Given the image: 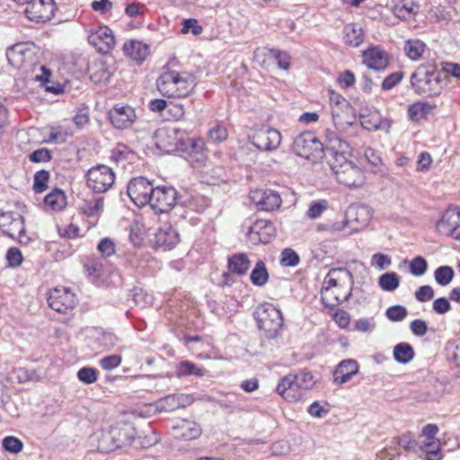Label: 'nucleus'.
<instances>
[{
  "mask_svg": "<svg viewBox=\"0 0 460 460\" xmlns=\"http://www.w3.org/2000/svg\"><path fill=\"white\" fill-rule=\"evenodd\" d=\"M50 174L47 170L38 171L33 177V190L35 193H42L48 188Z\"/></svg>",
  "mask_w": 460,
  "mask_h": 460,
  "instance_id": "c03bdc74",
  "label": "nucleus"
},
{
  "mask_svg": "<svg viewBox=\"0 0 460 460\" xmlns=\"http://www.w3.org/2000/svg\"><path fill=\"white\" fill-rule=\"evenodd\" d=\"M153 140L156 148L163 152H181L197 160L203 157V142L188 137L186 132L180 128H159L155 131Z\"/></svg>",
  "mask_w": 460,
  "mask_h": 460,
  "instance_id": "f257e3e1",
  "label": "nucleus"
},
{
  "mask_svg": "<svg viewBox=\"0 0 460 460\" xmlns=\"http://www.w3.org/2000/svg\"><path fill=\"white\" fill-rule=\"evenodd\" d=\"M88 42L99 52L106 53L115 46V38L108 26H100L96 30L91 31L88 35Z\"/></svg>",
  "mask_w": 460,
  "mask_h": 460,
  "instance_id": "a211bd4d",
  "label": "nucleus"
},
{
  "mask_svg": "<svg viewBox=\"0 0 460 460\" xmlns=\"http://www.w3.org/2000/svg\"><path fill=\"white\" fill-rule=\"evenodd\" d=\"M296 390L297 389L296 387V379L293 373L283 376L276 387V392L286 400L293 399L295 396L291 394V393Z\"/></svg>",
  "mask_w": 460,
  "mask_h": 460,
  "instance_id": "2f4dec72",
  "label": "nucleus"
},
{
  "mask_svg": "<svg viewBox=\"0 0 460 460\" xmlns=\"http://www.w3.org/2000/svg\"><path fill=\"white\" fill-rule=\"evenodd\" d=\"M87 186L95 193L106 192L114 183L115 173L106 165L91 168L87 174Z\"/></svg>",
  "mask_w": 460,
  "mask_h": 460,
  "instance_id": "9d476101",
  "label": "nucleus"
},
{
  "mask_svg": "<svg viewBox=\"0 0 460 460\" xmlns=\"http://www.w3.org/2000/svg\"><path fill=\"white\" fill-rule=\"evenodd\" d=\"M252 261L244 252L234 253L228 258L227 268L229 271L237 276H244L251 268Z\"/></svg>",
  "mask_w": 460,
  "mask_h": 460,
  "instance_id": "bb28decb",
  "label": "nucleus"
},
{
  "mask_svg": "<svg viewBox=\"0 0 460 460\" xmlns=\"http://www.w3.org/2000/svg\"><path fill=\"white\" fill-rule=\"evenodd\" d=\"M160 93L167 98H185L194 89L195 76L188 72L166 71L156 81Z\"/></svg>",
  "mask_w": 460,
  "mask_h": 460,
  "instance_id": "7ed1b4c3",
  "label": "nucleus"
},
{
  "mask_svg": "<svg viewBox=\"0 0 460 460\" xmlns=\"http://www.w3.org/2000/svg\"><path fill=\"white\" fill-rule=\"evenodd\" d=\"M294 376L296 389L310 390L316 383L314 375L307 370H302L297 374H294Z\"/></svg>",
  "mask_w": 460,
  "mask_h": 460,
  "instance_id": "a19ab883",
  "label": "nucleus"
},
{
  "mask_svg": "<svg viewBox=\"0 0 460 460\" xmlns=\"http://www.w3.org/2000/svg\"><path fill=\"white\" fill-rule=\"evenodd\" d=\"M460 227V207L449 208L436 224V230L442 235L454 236Z\"/></svg>",
  "mask_w": 460,
  "mask_h": 460,
  "instance_id": "f3484780",
  "label": "nucleus"
},
{
  "mask_svg": "<svg viewBox=\"0 0 460 460\" xmlns=\"http://www.w3.org/2000/svg\"><path fill=\"white\" fill-rule=\"evenodd\" d=\"M324 284L329 287H339L340 288H352L354 285V278L350 270L347 268H332L325 276Z\"/></svg>",
  "mask_w": 460,
  "mask_h": 460,
  "instance_id": "5701e85b",
  "label": "nucleus"
},
{
  "mask_svg": "<svg viewBox=\"0 0 460 460\" xmlns=\"http://www.w3.org/2000/svg\"><path fill=\"white\" fill-rule=\"evenodd\" d=\"M251 282L257 287H263L269 279V272L266 268L265 262L259 260L250 275Z\"/></svg>",
  "mask_w": 460,
  "mask_h": 460,
  "instance_id": "c9c22d12",
  "label": "nucleus"
},
{
  "mask_svg": "<svg viewBox=\"0 0 460 460\" xmlns=\"http://www.w3.org/2000/svg\"><path fill=\"white\" fill-rule=\"evenodd\" d=\"M174 374L179 378L188 376H203L206 374V369L198 367L191 361L182 360L175 366Z\"/></svg>",
  "mask_w": 460,
  "mask_h": 460,
  "instance_id": "c756f323",
  "label": "nucleus"
},
{
  "mask_svg": "<svg viewBox=\"0 0 460 460\" xmlns=\"http://www.w3.org/2000/svg\"><path fill=\"white\" fill-rule=\"evenodd\" d=\"M408 311L405 306L396 305L388 307L385 311L386 317L392 322H401L407 316Z\"/></svg>",
  "mask_w": 460,
  "mask_h": 460,
  "instance_id": "8fccbe9b",
  "label": "nucleus"
},
{
  "mask_svg": "<svg viewBox=\"0 0 460 460\" xmlns=\"http://www.w3.org/2000/svg\"><path fill=\"white\" fill-rule=\"evenodd\" d=\"M44 205L51 210L58 211L66 205V197L59 189H55L49 192L44 199Z\"/></svg>",
  "mask_w": 460,
  "mask_h": 460,
  "instance_id": "473e14b6",
  "label": "nucleus"
},
{
  "mask_svg": "<svg viewBox=\"0 0 460 460\" xmlns=\"http://www.w3.org/2000/svg\"><path fill=\"white\" fill-rule=\"evenodd\" d=\"M76 296L68 288L58 287L51 289L48 296L50 308L59 314H68L76 305Z\"/></svg>",
  "mask_w": 460,
  "mask_h": 460,
  "instance_id": "9b49d317",
  "label": "nucleus"
},
{
  "mask_svg": "<svg viewBox=\"0 0 460 460\" xmlns=\"http://www.w3.org/2000/svg\"><path fill=\"white\" fill-rule=\"evenodd\" d=\"M100 448L102 452H112L122 447V442L113 433L105 434L100 441Z\"/></svg>",
  "mask_w": 460,
  "mask_h": 460,
  "instance_id": "37998d69",
  "label": "nucleus"
},
{
  "mask_svg": "<svg viewBox=\"0 0 460 460\" xmlns=\"http://www.w3.org/2000/svg\"><path fill=\"white\" fill-rule=\"evenodd\" d=\"M392 263L391 258L383 253H375L371 259V264L382 270L390 266Z\"/></svg>",
  "mask_w": 460,
  "mask_h": 460,
  "instance_id": "338daca9",
  "label": "nucleus"
},
{
  "mask_svg": "<svg viewBox=\"0 0 460 460\" xmlns=\"http://www.w3.org/2000/svg\"><path fill=\"white\" fill-rule=\"evenodd\" d=\"M52 159V152L46 148H39L29 155V160L34 164L48 163Z\"/></svg>",
  "mask_w": 460,
  "mask_h": 460,
  "instance_id": "864d4df0",
  "label": "nucleus"
},
{
  "mask_svg": "<svg viewBox=\"0 0 460 460\" xmlns=\"http://www.w3.org/2000/svg\"><path fill=\"white\" fill-rule=\"evenodd\" d=\"M325 150L323 153L328 157V161L334 174L347 167V164H352L350 161L351 147L349 144L342 139L337 132L326 129L324 139Z\"/></svg>",
  "mask_w": 460,
  "mask_h": 460,
  "instance_id": "20e7f679",
  "label": "nucleus"
},
{
  "mask_svg": "<svg viewBox=\"0 0 460 460\" xmlns=\"http://www.w3.org/2000/svg\"><path fill=\"white\" fill-rule=\"evenodd\" d=\"M181 436L185 440L197 438L201 434L200 427L195 422L185 421L181 425Z\"/></svg>",
  "mask_w": 460,
  "mask_h": 460,
  "instance_id": "09e8293b",
  "label": "nucleus"
},
{
  "mask_svg": "<svg viewBox=\"0 0 460 460\" xmlns=\"http://www.w3.org/2000/svg\"><path fill=\"white\" fill-rule=\"evenodd\" d=\"M445 351L447 358L457 368L460 376V341H447Z\"/></svg>",
  "mask_w": 460,
  "mask_h": 460,
  "instance_id": "58836bf2",
  "label": "nucleus"
},
{
  "mask_svg": "<svg viewBox=\"0 0 460 460\" xmlns=\"http://www.w3.org/2000/svg\"><path fill=\"white\" fill-rule=\"evenodd\" d=\"M275 234V227L270 221L259 219L249 227L247 237L252 244H266L271 241Z\"/></svg>",
  "mask_w": 460,
  "mask_h": 460,
  "instance_id": "4468645a",
  "label": "nucleus"
},
{
  "mask_svg": "<svg viewBox=\"0 0 460 460\" xmlns=\"http://www.w3.org/2000/svg\"><path fill=\"white\" fill-rule=\"evenodd\" d=\"M300 261L298 254L291 248H286L281 252L280 264L284 267H296Z\"/></svg>",
  "mask_w": 460,
  "mask_h": 460,
  "instance_id": "3c124183",
  "label": "nucleus"
},
{
  "mask_svg": "<svg viewBox=\"0 0 460 460\" xmlns=\"http://www.w3.org/2000/svg\"><path fill=\"white\" fill-rule=\"evenodd\" d=\"M54 12V0H31L24 9L27 18L36 22L50 20Z\"/></svg>",
  "mask_w": 460,
  "mask_h": 460,
  "instance_id": "ddd939ff",
  "label": "nucleus"
},
{
  "mask_svg": "<svg viewBox=\"0 0 460 460\" xmlns=\"http://www.w3.org/2000/svg\"><path fill=\"white\" fill-rule=\"evenodd\" d=\"M118 337L111 332H103L98 338V342L104 349H111L118 343Z\"/></svg>",
  "mask_w": 460,
  "mask_h": 460,
  "instance_id": "052dcab7",
  "label": "nucleus"
},
{
  "mask_svg": "<svg viewBox=\"0 0 460 460\" xmlns=\"http://www.w3.org/2000/svg\"><path fill=\"white\" fill-rule=\"evenodd\" d=\"M98 371L90 367H84L77 371V378L86 384H93L97 380Z\"/></svg>",
  "mask_w": 460,
  "mask_h": 460,
  "instance_id": "603ef678",
  "label": "nucleus"
},
{
  "mask_svg": "<svg viewBox=\"0 0 460 460\" xmlns=\"http://www.w3.org/2000/svg\"><path fill=\"white\" fill-rule=\"evenodd\" d=\"M327 208L326 200L314 201L310 204L306 215L311 219H316L321 217L323 211Z\"/></svg>",
  "mask_w": 460,
  "mask_h": 460,
  "instance_id": "4d7b16f0",
  "label": "nucleus"
},
{
  "mask_svg": "<svg viewBox=\"0 0 460 460\" xmlns=\"http://www.w3.org/2000/svg\"><path fill=\"white\" fill-rule=\"evenodd\" d=\"M249 140L260 151H272L279 146L281 134L275 128L263 127L250 136Z\"/></svg>",
  "mask_w": 460,
  "mask_h": 460,
  "instance_id": "f8f14e48",
  "label": "nucleus"
},
{
  "mask_svg": "<svg viewBox=\"0 0 460 460\" xmlns=\"http://www.w3.org/2000/svg\"><path fill=\"white\" fill-rule=\"evenodd\" d=\"M428 270V262L422 256H417L410 263V271L414 276H422Z\"/></svg>",
  "mask_w": 460,
  "mask_h": 460,
  "instance_id": "5fc2aeb1",
  "label": "nucleus"
},
{
  "mask_svg": "<svg viewBox=\"0 0 460 460\" xmlns=\"http://www.w3.org/2000/svg\"><path fill=\"white\" fill-rule=\"evenodd\" d=\"M270 56L277 61L278 67L283 70H288L290 67V55L278 49H269Z\"/></svg>",
  "mask_w": 460,
  "mask_h": 460,
  "instance_id": "49530a36",
  "label": "nucleus"
},
{
  "mask_svg": "<svg viewBox=\"0 0 460 460\" xmlns=\"http://www.w3.org/2000/svg\"><path fill=\"white\" fill-rule=\"evenodd\" d=\"M336 179L341 183L349 188H358L365 183V175L363 171L354 164H347V167L341 171L336 172Z\"/></svg>",
  "mask_w": 460,
  "mask_h": 460,
  "instance_id": "412c9836",
  "label": "nucleus"
},
{
  "mask_svg": "<svg viewBox=\"0 0 460 460\" xmlns=\"http://www.w3.org/2000/svg\"><path fill=\"white\" fill-rule=\"evenodd\" d=\"M362 61L369 69L384 71L389 66L390 58L380 47H372L362 52Z\"/></svg>",
  "mask_w": 460,
  "mask_h": 460,
  "instance_id": "dca6fc26",
  "label": "nucleus"
},
{
  "mask_svg": "<svg viewBox=\"0 0 460 460\" xmlns=\"http://www.w3.org/2000/svg\"><path fill=\"white\" fill-rule=\"evenodd\" d=\"M454 275V270L450 266H440L434 272L435 280L443 287L452 281Z\"/></svg>",
  "mask_w": 460,
  "mask_h": 460,
  "instance_id": "a18cd8bd",
  "label": "nucleus"
},
{
  "mask_svg": "<svg viewBox=\"0 0 460 460\" xmlns=\"http://www.w3.org/2000/svg\"><path fill=\"white\" fill-rule=\"evenodd\" d=\"M227 129L222 126H216L208 131L209 140L213 143H220L227 138Z\"/></svg>",
  "mask_w": 460,
  "mask_h": 460,
  "instance_id": "e2e57ef3",
  "label": "nucleus"
},
{
  "mask_svg": "<svg viewBox=\"0 0 460 460\" xmlns=\"http://www.w3.org/2000/svg\"><path fill=\"white\" fill-rule=\"evenodd\" d=\"M404 77V73L402 71H395L388 75L383 80L381 84V88L384 91H389L398 85Z\"/></svg>",
  "mask_w": 460,
  "mask_h": 460,
  "instance_id": "de8ad7c7",
  "label": "nucleus"
},
{
  "mask_svg": "<svg viewBox=\"0 0 460 460\" xmlns=\"http://www.w3.org/2000/svg\"><path fill=\"white\" fill-rule=\"evenodd\" d=\"M179 242V234L172 225L164 224L159 227L155 234L154 245L155 249L170 251L173 249Z\"/></svg>",
  "mask_w": 460,
  "mask_h": 460,
  "instance_id": "6ab92c4d",
  "label": "nucleus"
},
{
  "mask_svg": "<svg viewBox=\"0 0 460 460\" xmlns=\"http://www.w3.org/2000/svg\"><path fill=\"white\" fill-rule=\"evenodd\" d=\"M292 150L300 157L318 158L325 150V146L324 142H322L314 132L305 131L295 137Z\"/></svg>",
  "mask_w": 460,
  "mask_h": 460,
  "instance_id": "423d86ee",
  "label": "nucleus"
},
{
  "mask_svg": "<svg viewBox=\"0 0 460 460\" xmlns=\"http://www.w3.org/2000/svg\"><path fill=\"white\" fill-rule=\"evenodd\" d=\"M0 230L4 235L17 239L22 244H27L30 242V237L26 234L24 218L17 212L0 213Z\"/></svg>",
  "mask_w": 460,
  "mask_h": 460,
  "instance_id": "0eeeda50",
  "label": "nucleus"
},
{
  "mask_svg": "<svg viewBox=\"0 0 460 460\" xmlns=\"http://www.w3.org/2000/svg\"><path fill=\"white\" fill-rule=\"evenodd\" d=\"M122 358L120 355L112 354L106 356L99 360V365L102 369L112 370L121 364Z\"/></svg>",
  "mask_w": 460,
  "mask_h": 460,
  "instance_id": "13d9d810",
  "label": "nucleus"
},
{
  "mask_svg": "<svg viewBox=\"0 0 460 460\" xmlns=\"http://www.w3.org/2000/svg\"><path fill=\"white\" fill-rule=\"evenodd\" d=\"M416 4L413 0H397L393 8V13L401 20L412 19L417 11L414 9Z\"/></svg>",
  "mask_w": 460,
  "mask_h": 460,
  "instance_id": "c85d7f7f",
  "label": "nucleus"
},
{
  "mask_svg": "<svg viewBox=\"0 0 460 460\" xmlns=\"http://www.w3.org/2000/svg\"><path fill=\"white\" fill-rule=\"evenodd\" d=\"M109 119L116 128H127L135 121V110L130 106L115 105L109 111Z\"/></svg>",
  "mask_w": 460,
  "mask_h": 460,
  "instance_id": "4be33fe9",
  "label": "nucleus"
},
{
  "mask_svg": "<svg viewBox=\"0 0 460 460\" xmlns=\"http://www.w3.org/2000/svg\"><path fill=\"white\" fill-rule=\"evenodd\" d=\"M358 372V364L355 359L341 360L333 372V384L341 385L349 382Z\"/></svg>",
  "mask_w": 460,
  "mask_h": 460,
  "instance_id": "b1692460",
  "label": "nucleus"
},
{
  "mask_svg": "<svg viewBox=\"0 0 460 460\" xmlns=\"http://www.w3.org/2000/svg\"><path fill=\"white\" fill-rule=\"evenodd\" d=\"M426 49V44L420 40H408L405 41L404 52L412 61L419 60Z\"/></svg>",
  "mask_w": 460,
  "mask_h": 460,
  "instance_id": "e433bc0d",
  "label": "nucleus"
},
{
  "mask_svg": "<svg viewBox=\"0 0 460 460\" xmlns=\"http://www.w3.org/2000/svg\"><path fill=\"white\" fill-rule=\"evenodd\" d=\"M180 195L172 186H156L155 187L151 208L156 214H164L171 211L179 202Z\"/></svg>",
  "mask_w": 460,
  "mask_h": 460,
  "instance_id": "6e6552de",
  "label": "nucleus"
},
{
  "mask_svg": "<svg viewBox=\"0 0 460 460\" xmlns=\"http://www.w3.org/2000/svg\"><path fill=\"white\" fill-rule=\"evenodd\" d=\"M6 260L11 267L20 266L22 262L21 251L15 247L9 248L6 252Z\"/></svg>",
  "mask_w": 460,
  "mask_h": 460,
  "instance_id": "69168bd1",
  "label": "nucleus"
},
{
  "mask_svg": "<svg viewBox=\"0 0 460 460\" xmlns=\"http://www.w3.org/2000/svg\"><path fill=\"white\" fill-rule=\"evenodd\" d=\"M123 51L131 59L142 63L149 54V47L142 41L130 40L124 43Z\"/></svg>",
  "mask_w": 460,
  "mask_h": 460,
  "instance_id": "a878e982",
  "label": "nucleus"
},
{
  "mask_svg": "<svg viewBox=\"0 0 460 460\" xmlns=\"http://www.w3.org/2000/svg\"><path fill=\"white\" fill-rule=\"evenodd\" d=\"M378 284L385 291H394L400 285L399 276L395 272H386L379 277Z\"/></svg>",
  "mask_w": 460,
  "mask_h": 460,
  "instance_id": "79ce46f5",
  "label": "nucleus"
},
{
  "mask_svg": "<svg viewBox=\"0 0 460 460\" xmlns=\"http://www.w3.org/2000/svg\"><path fill=\"white\" fill-rule=\"evenodd\" d=\"M434 296V290L432 287L429 285L421 286L415 292V297L419 302H428Z\"/></svg>",
  "mask_w": 460,
  "mask_h": 460,
  "instance_id": "774afa93",
  "label": "nucleus"
},
{
  "mask_svg": "<svg viewBox=\"0 0 460 460\" xmlns=\"http://www.w3.org/2000/svg\"><path fill=\"white\" fill-rule=\"evenodd\" d=\"M3 447L5 451L17 454L22 450L23 444L16 437L7 436L2 441Z\"/></svg>",
  "mask_w": 460,
  "mask_h": 460,
  "instance_id": "6e6d98bb",
  "label": "nucleus"
},
{
  "mask_svg": "<svg viewBox=\"0 0 460 460\" xmlns=\"http://www.w3.org/2000/svg\"><path fill=\"white\" fill-rule=\"evenodd\" d=\"M329 94L330 104L332 106V115L334 123H336V119L340 117L339 111L342 110L343 108H348L349 102L342 95H341L338 93H335L332 90L329 91Z\"/></svg>",
  "mask_w": 460,
  "mask_h": 460,
  "instance_id": "ea45409f",
  "label": "nucleus"
},
{
  "mask_svg": "<svg viewBox=\"0 0 460 460\" xmlns=\"http://www.w3.org/2000/svg\"><path fill=\"white\" fill-rule=\"evenodd\" d=\"M131 296L136 305L144 306L151 302V296L144 291L142 288L135 287L131 290Z\"/></svg>",
  "mask_w": 460,
  "mask_h": 460,
  "instance_id": "bf43d9fd",
  "label": "nucleus"
},
{
  "mask_svg": "<svg viewBox=\"0 0 460 460\" xmlns=\"http://www.w3.org/2000/svg\"><path fill=\"white\" fill-rule=\"evenodd\" d=\"M191 402L189 395L169 394L155 402V407L158 411H173L180 408H184Z\"/></svg>",
  "mask_w": 460,
  "mask_h": 460,
  "instance_id": "393cba45",
  "label": "nucleus"
},
{
  "mask_svg": "<svg viewBox=\"0 0 460 460\" xmlns=\"http://www.w3.org/2000/svg\"><path fill=\"white\" fill-rule=\"evenodd\" d=\"M436 104L429 102H416L408 108V116L411 121H420L436 109Z\"/></svg>",
  "mask_w": 460,
  "mask_h": 460,
  "instance_id": "cd10ccee",
  "label": "nucleus"
},
{
  "mask_svg": "<svg viewBox=\"0 0 460 460\" xmlns=\"http://www.w3.org/2000/svg\"><path fill=\"white\" fill-rule=\"evenodd\" d=\"M253 317L257 326L267 339H275L283 326V316L279 309L272 304H263L256 307Z\"/></svg>",
  "mask_w": 460,
  "mask_h": 460,
  "instance_id": "39448f33",
  "label": "nucleus"
},
{
  "mask_svg": "<svg viewBox=\"0 0 460 460\" xmlns=\"http://www.w3.org/2000/svg\"><path fill=\"white\" fill-rule=\"evenodd\" d=\"M344 42L351 47H358L364 39L361 28L357 27L355 24H348L344 27Z\"/></svg>",
  "mask_w": 460,
  "mask_h": 460,
  "instance_id": "f704fd0d",
  "label": "nucleus"
},
{
  "mask_svg": "<svg viewBox=\"0 0 460 460\" xmlns=\"http://www.w3.org/2000/svg\"><path fill=\"white\" fill-rule=\"evenodd\" d=\"M341 289L339 287H329L323 282L321 289V300L323 305L328 308H333L348 301L352 296V288H348L346 292H341Z\"/></svg>",
  "mask_w": 460,
  "mask_h": 460,
  "instance_id": "aec40b11",
  "label": "nucleus"
},
{
  "mask_svg": "<svg viewBox=\"0 0 460 460\" xmlns=\"http://www.w3.org/2000/svg\"><path fill=\"white\" fill-rule=\"evenodd\" d=\"M203 31V28L199 24L196 19H186L182 22L181 33L186 34L191 32L198 36Z\"/></svg>",
  "mask_w": 460,
  "mask_h": 460,
  "instance_id": "680f3d73",
  "label": "nucleus"
},
{
  "mask_svg": "<svg viewBox=\"0 0 460 460\" xmlns=\"http://www.w3.org/2000/svg\"><path fill=\"white\" fill-rule=\"evenodd\" d=\"M411 90L423 98H437L444 91L442 73L432 64L420 65L410 76Z\"/></svg>",
  "mask_w": 460,
  "mask_h": 460,
  "instance_id": "f03ea898",
  "label": "nucleus"
},
{
  "mask_svg": "<svg viewBox=\"0 0 460 460\" xmlns=\"http://www.w3.org/2000/svg\"><path fill=\"white\" fill-rule=\"evenodd\" d=\"M97 249L103 257H110L115 253V244L110 238L102 239L97 245Z\"/></svg>",
  "mask_w": 460,
  "mask_h": 460,
  "instance_id": "0e129e2a",
  "label": "nucleus"
},
{
  "mask_svg": "<svg viewBox=\"0 0 460 460\" xmlns=\"http://www.w3.org/2000/svg\"><path fill=\"white\" fill-rule=\"evenodd\" d=\"M394 358L401 364L410 363L415 356L413 347L408 342H400L394 347Z\"/></svg>",
  "mask_w": 460,
  "mask_h": 460,
  "instance_id": "7c9ffc66",
  "label": "nucleus"
},
{
  "mask_svg": "<svg viewBox=\"0 0 460 460\" xmlns=\"http://www.w3.org/2000/svg\"><path fill=\"white\" fill-rule=\"evenodd\" d=\"M24 46L23 44H15L6 50V58L10 66L19 68L23 62Z\"/></svg>",
  "mask_w": 460,
  "mask_h": 460,
  "instance_id": "4c0bfd02",
  "label": "nucleus"
},
{
  "mask_svg": "<svg viewBox=\"0 0 460 460\" xmlns=\"http://www.w3.org/2000/svg\"><path fill=\"white\" fill-rule=\"evenodd\" d=\"M155 186L147 178L139 176L129 181L127 193L137 207L150 205Z\"/></svg>",
  "mask_w": 460,
  "mask_h": 460,
  "instance_id": "1a4fd4ad",
  "label": "nucleus"
},
{
  "mask_svg": "<svg viewBox=\"0 0 460 460\" xmlns=\"http://www.w3.org/2000/svg\"><path fill=\"white\" fill-rule=\"evenodd\" d=\"M104 199L102 197L86 199L82 205V211L88 217H98L103 211Z\"/></svg>",
  "mask_w": 460,
  "mask_h": 460,
  "instance_id": "72a5a7b5",
  "label": "nucleus"
},
{
  "mask_svg": "<svg viewBox=\"0 0 460 460\" xmlns=\"http://www.w3.org/2000/svg\"><path fill=\"white\" fill-rule=\"evenodd\" d=\"M250 199L259 210L272 211L281 206L280 195L272 190H255L251 191Z\"/></svg>",
  "mask_w": 460,
  "mask_h": 460,
  "instance_id": "2eb2a0df",
  "label": "nucleus"
}]
</instances>
